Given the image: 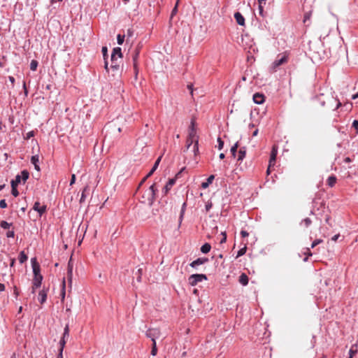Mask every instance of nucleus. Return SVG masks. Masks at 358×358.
<instances>
[{"instance_id":"obj_1","label":"nucleus","mask_w":358,"mask_h":358,"mask_svg":"<svg viewBox=\"0 0 358 358\" xmlns=\"http://www.w3.org/2000/svg\"><path fill=\"white\" fill-rule=\"evenodd\" d=\"M158 191V189L156 186V183H153L149 189L146 191L145 195L147 198V201H148L150 205H152L156 199V192Z\"/></svg>"},{"instance_id":"obj_2","label":"nucleus","mask_w":358,"mask_h":358,"mask_svg":"<svg viewBox=\"0 0 358 358\" xmlns=\"http://www.w3.org/2000/svg\"><path fill=\"white\" fill-rule=\"evenodd\" d=\"M207 276L205 274H192L188 278V282L192 286H195L198 282L206 280Z\"/></svg>"},{"instance_id":"obj_3","label":"nucleus","mask_w":358,"mask_h":358,"mask_svg":"<svg viewBox=\"0 0 358 358\" xmlns=\"http://www.w3.org/2000/svg\"><path fill=\"white\" fill-rule=\"evenodd\" d=\"M288 61V55L285 52L282 54L281 57L280 59H275L271 65V69L273 71H275L277 68H278L280 66L287 63Z\"/></svg>"},{"instance_id":"obj_4","label":"nucleus","mask_w":358,"mask_h":358,"mask_svg":"<svg viewBox=\"0 0 358 358\" xmlns=\"http://www.w3.org/2000/svg\"><path fill=\"white\" fill-rule=\"evenodd\" d=\"M190 138L196 139V143L193 146V151L196 155L197 152H199V136L196 134V129H189L188 136Z\"/></svg>"},{"instance_id":"obj_5","label":"nucleus","mask_w":358,"mask_h":358,"mask_svg":"<svg viewBox=\"0 0 358 358\" xmlns=\"http://www.w3.org/2000/svg\"><path fill=\"white\" fill-rule=\"evenodd\" d=\"M120 59L117 57H114V55L110 57V69L113 73H116L120 71Z\"/></svg>"},{"instance_id":"obj_6","label":"nucleus","mask_w":358,"mask_h":358,"mask_svg":"<svg viewBox=\"0 0 358 358\" xmlns=\"http://www.w3.org/2000/svg\"><path fill=\"white\" fill-rule=\"evenodd\" d=\"M46 206H41V203L38 201H36L33 206V210L38 212L40 216H42V215L46 212Z\"/></svg>"},{"instance_id":"obj_7","label":"nucleus","mask_w":358,"mask_h":358,"mask_svg":"<svg viewBox=\"0 0 358 358\" xmlns=\"http://www.w3.org/2000/svg\"><path fill=\"white\" fill-rule=\"evenodd\" d=\"M208 259L206 257H200L196 259V260L193 261L192 263H190V266L194 268H197L198 266L203 264L206 262H208Z\"/></svg>"},{"instance_id":"obj_8","label":"nucleus","mask_w":358,"mask_h":358,"mask_svg":"<svg viewBox=\"0 0 358 358\" xmlns=\"http://www.w3.org/2000/svg\"><path fill=\"white\" fill-rule=\"evenodd\" d=\"M278 154L277 148L273 146L272 150L271 152L270 159H269V166H273L275 164L276 156Z\"/></svg>"},{"instance_id":"obj_9","label":"nucleus","mask_w":358,"mask_h":358,"mask_svg":"<svg viewBox=\"0 0 358 358\" xmlns=\"http://www.w3.org/2000/svg\"><path fill=\"white\" fill-rule=\"evenodd\" d=\"M176 183V179L175 178H171L169 180L166 185L162 189V192L164 195L167 194L169 191L171 189L172 186Z\"/></svg>"},{"instance_id":"obj_10","label":"nucleus","mask_w":358,"mask_h":358,"mask_svg":"<svg viewBox=\"0 0 358 358\" xmlns=\"http://www.w3.org/2000/svg\"><path fill=\"white\" fill-rule=\"evenodd\" d=\"M48 291V288L45 289V287H43V289L41 290L38 293V300L41 304L46 301Z\"/></svg>"},{"instance_id":"obj_11","label":"nucleus","mask_w":358,"mask_h":358,"mask_svg":"<svg viewBox=\"0 0 358 358\" xmlns=\"http://www.w3.org/2000/svg\"><path fill=\"white\" fill-rule=\"evenodd\" d=\"M234 18L236 19L238 24H239L241 26L245 25V18L241 13H239V12L235 13Z\"/></svg>"},{"instance_id":"obj_12","label":"nucleus","mask_w":358,"mask_h":358,"mask_svg":"<svg viewBox=\"0 0 358 358\" xmlns=\"http://www.w3.org/2000/svg\"><path fill=\"white\" fill-rule=\"evenodd\" d=\"M162 156H159L157 160L155 161L152 168L151 169V170L150 171V172L146 175V178H149L150 177L153 173L156 171V169H157L160 162H161V159H162Z\"/></svg>"},{"instance_id":"obj_13","label":"nucleus","mask_w":358,"mask_h":358,"mask_svg":"<svg viewBox=\"0 0 358 358\" xmlns=\"http://www.w3.org/2000/svg\"><path fill=\"white\" fill-rule=\"evenodd\" d=\"M253 101L257 104H261L264 101V96L259 93H255L253 95Z\"/></svg>"},{"instance_id":"obj_14","label":"nucleus","mask_w":358,"mask_h":358,"mask_svg":"<svg viewBox=\"0 0 358 358\" xmlns=\"http://www.w3.org/2000/svg\"><path fill=\"white\" fill-rule=\"evenodd\" d=\"M43 278V275L34 276L32 284L34 285L35 288L41 287Z\"/></svg>"},{"instance_id":"obj_15","label":"nucleus","mask_w":358,"mask_h":358,"mask_svg":"<svg viewBox=\"0 0 358 358\" xmlns=\"http://www.w3.org/2000/svg\"><path fill=\"white\" fill-rule=\"evenodd\" d=\"M38 162H39V156L38 155H34L31 157V164H34V169L38 171H40V166L38 165Z\"/></svg>"},{"instance_id":"obj_16","label":"nucleus","mask_w":358,"mask_h":358,"mask_svg":"<svg viewBox=\"0 0 358 358\" xmlns=\"http://www.w3.org/2000/svg\"><path fill=\"white\" fill-rule=\"evenodd\" d=\"M246 155V148L245 147H241L239 148V150L238 152V161H242Z\"/></svg>"},{"instance_id":"obj_17","label":"nucleus","mask_w":358,"mask_h":358,"mask_svg":"<svg viewBox=\"0 0 358 358\" xmlns=\"http://www.w3.org/2000/svg\"><path fill=\"white\" fill-rule=\"evenodd\" d=\"M102 52H103V59H104V68L106 70V71L108 72L109 71L108 62L106 60V57H108V55H107V48L106 47H103L102 48Z\"/></svg>"},{"instance_id":"obj_18","label":"nucleus","mask_w":358,"mask_h":358,"mask_svg":"<svg viewBox=\"0 0 358 358\" xmlns=\"http://www.w3.org/2000/svg\"><path fill=\"white\" fill-rule=\"evenodd\" d=\"M215 178L214 175H210L206 180V182H202L201 187L203 189H206L210 184H211Z\"/></svg>"},{"instance_id":"obj_19","label":"nucleus","mask_w":358,"mask_h":358,"mask_svg":"<svg viewBox=\"0 0 358 358\" xmlns=\"http://www.w3.org/2000/svg\"><path fill=\"white\" fill-rule=\"evenodd\" d=\"M65 344H66V341L64 340V337H62L59 341L60 348H59V352L57 358H63L62 352H63L64 348L65 346Z\"/></svg>"},{"instance_id":"obj_20","label":"nucleus","mask_w":358,"mask_h":358,"mask_svg":"<svg viewBox=\"0 0 358 358\" xmlns=\"http://www.w3.org/2000/svg\"><path fill=\"white\" fill-rule=\"evenodd\" d=\"M336 181H337L336 177L334 175H331L327 178V182L329 187H332L335 185V184L336 183Z\"/></svg>"},{"instance_id":"obj_21","label":"nucleus","mask_w":358,"mask_h":358,"mask_svg":"<svg viewBox=\"0 0 358 358\" xmlns=\"http://www.w3.org/2000/svg\"><path fill=\"white\" fill-rule=\"evenodd\" d=\"M111 55H114V57H117L120 59H121L122 57V54L121 48H119V47L115 48L113 50V52H112Z\"/></svg>"},{"instance_id":"obj_22","label":"nucleus","mask_w":358,"mask_h":358,"mask_svg":"<svg viewBox=\"0 0 358 358\" xmlns=\"http://www.w3.org/2000/svg\"><path fill=\"white\" fill-rule=\"evenodd\" d=\"M239 282L243 285H247L248 284V277L246 274L242 273L239 276Z\"/></svg>"},{"instance_id":"obj_23","label":"nucleus","mask_w":358,"mask_h":358,"mask_svg":"<svg viewBox=\"0 0 358 358\" xmlns=\"http://www.w3.org/2000/svg\"><path fill=\"white\" fill-rule=\"evenodd\" d=\"M138 56H139V50L138 49H136L135 52L132 56L133 64H134V68L135 70H136V69H137V59L138 58Z\"/></svg>"},{"instance_id":"obj_24","label":"nucleus","mask_w":358,"mask_h":358,"mask_svg":"<svg viewBox=\"0 0 358 358\" xmlns=\"http://www.w3.org/2000/svg\"><path fill=\"white\" fill-rule=\"evenodd\" d=\"M186 206H187V203L184 202L182 203V208H181V210H180V216H179V226L181 224V222H182V221L183 220V217H184L185 212V210H186Z\"/></svg>"},{"instance_id":"obj_25","label":"nucleus","mask_w":358,"mask_h":358,"mask_svg":"<svg viewBox=\"0 0 358 358\" xmlns=\"http://www.w3.org/2000/svg\"><path fill=\"white\" fill-rule=\"evenodd\" d=\"M28 259L27 255L24 251H21L19 254L18 259L20 264H24Z\"/></svg>"},{"instance_id":"obj_26","label":"nucleus","mask_w":358,"mask_h":358,"mask_svg":"<svg viewBox=\"0 0 358 358\" xmlns=\"http://www.w3.org/2000/svg\"><path fill=\"white\" fill-rule=\"evenodd\" d=\"M211 249V246L209 243H206L203 244L201 248V252L202 253L206 254L210 252Z\"/></svg>"},{"instance_id":"obj_27","label":"nucleus","mask_w":358,"mask_h":358,"mask_svg":"<svg viewBox=\"0 0 358 358\" xmlns=\"http://www.w3.org/2000/svg\"><path fill=\"white\" fill-rule=\"evenodd\" d=\"M20 176H21V180H22L23 182L24 183L27 180V179L29 178V173L27 170H23L21 172V175Z\"/></svg>"},{"instance_id":"obj_28","label":"nucleus","mask_w":358,"mask_h":358,"mask_svg":"<svg viewBox=\"0 0 358 358\" xmlns=\"http://www.w3.org/2000/svg\"><path fill=\"white\" fill-rule=\"evenodd\" d=\"M313 103H315L316 102H318L320 105V106L323 107L325 105V101L322 99V95L321 96H315L313 100Z\"/></svg>"},{"instance_id":"obj_29","label":"nucleus","mask_w":358,"mask_h":358,"mask_svg":"<svg viewBox=\"0 0 358 358\" xmlns=\"http://www.w3.org/2000/svg\"><path fill=\"white\" fill-rule=\"evenodd\" d=\"M21 182V176L17 175L14 180L11 181V185L17 186Z\"/></svg>"},{"instance_id":"obj_30","label":"nucleus","mask_w":358,"mask_h":358,"mask_svg":"<svg viewBox=\"0 0 358 358\" xmlns=\"http://www.w3.org/2000/svg\"><path fill=\"white\" fill-rule=\"evenodd\" d=\"M246 250H247V246H246V244H245L243 248H241L238 251V253H237V255H236V258H238L239 257H241V256L244 255L245 254V252H246Z\"/></svg>"},{"instance_id":"obj_31","label":"nucleus","mask_w":358,"mask_h":358,"mask_svg":"<svg viewBox=\"0 0 358 358\" xmlns=\"http://www.w3.org/2000/svg\"><path fill=\"white\" fill-rule=\"evenodd\" d=\"M238 148V142H236L231 148V150H230V152L232 155V156L234 157H236V152H237V149Z\"/></svg>"},{"instance_id":"obj_32","label":"nucleus","mask_w":358,"mask_h":358,"mask_svg":"<svg viewBox=\"0 0 358 358\" xmlns=\"http://www.w3.org/2000/svg\"><path fill=\"white\" fill-rule=\"evenodd\" d=\"M32 269H33L34 276L42 275L40 273V271H41L40 265H38V266L35 265L34 266V268H32Z\"/></svg>"},{"instance_id":"obj_33","label":"nucleus","mask_w":358,"mask_h":358,"mask_svg":"<svg viewBox=\"0 0 358 358\" xmlns=\"http://www.w3.org/2000/svg\"><path fill=\"white\" fill-rule=\"evenodd\" d=\"M152 350H151V355L153 356H155L157 353L156 341L154 338L152 339Z\"/></svg>"},{"instance_id":"obj_34","label":"nucleus","mask_w":358,"mask_h":358,"mask_svg":"<svg viewBox=\"0 0 358 358\" xmlns=\"http://www.w3.org/2000/svg\"><path fill=\"white\" fill-rule=\"evenodd\" d=\"M311 223V220L308 217H306L301 221V224H304L305 227H308Z\"/></svg>"},{"instance_id":"obj_35","label":"nucleus","mask_w":358,"mask_h":358,"mask_svg":"<svg viewBox=\"0 0 358 358\" xmlns=\"http://www.w3.org/2000/svg\"><path fill=\"white\" fill-rule=\"evenodd\" d=\"M38 64V63L36 60H34V59L31 60V62L30 63V69L34 71H36L37 69Z\"/></svg>"},{"instance_id":"obj_36","label":"nucleus","mask_w":358,"mask_h":358,"mask_svg":"<svg viewBox=\"0 0 358 358\" xmlns=\"http://www.w3.org/2000/svg\"><path fill=\"white\" fill-rule=\"evenodd\" d=\"M12 225V223H8L6 221H4V220H2L1 222H0V227L3 229H8L10 228V227Z\"/></svg>"},{"instance_id":"obj_37","label":"nucleus","mask_w":358,"mask_h":358,"mask_svg":"<svg viewBox=\"0 0 358 358\" xmlns=\"http://www.w3.org/2000/svg\"><path fill=\"white\" fill-rule=\"evenodd\" d=\"M193 143L194 144L196 143V139L190 138L187 137L186 149L188 150L190 148V146L192 145Z\"/></svg>"},{"instance_id":"obj_38","label":"nucleus","mask_w":358,"mask_h":358,"mask_svg":"<svg viewBox=\"0 0 358 358\" xmlns=\"http://www.w3.org/2000/svg\"><path fill=\"white\" fill-rule=\"evenodd\" d=\"M124 37H125L124 35H121V34H118L117 35V43L119 45H122L124 43Z\"/></svg>"},{"instance_id":"obj_39","label":"nucleus","mask_w":358,"mask_h":358,"mask_svg":"<svg viewBox=\"0 0 358 358\" xmlns=\"http://www.w3.org/2000/svg\"><path fill=\"white\" fill-rule=\"evenodd\" d=\"M17 186L11 185V193L14 196H17L19 195V192L17 189Z\"/></svg>"},{"instance_id":"obj_40","label":"nucleus","mask_w":358,"mask_h":358,"mask_svg":"<svg viewBox=\"0 0 358 358\" xmlns=\"http://www.w3.org/2000/svg\"><path fill=\"white\" fill-rule=\"evenodd\" d=\"M136 275L137 281L140 282L141 281L142 268L138 269L137 272L136 273Z\"/></svg>"},{"instance_id":"obj_41","label":"nucleus","mask_w":358,"mask_h":358,"mask_svg":"<svg viewBox=\"0 0 358 358\" xmlns=\"http://www.w3.org/2000/svg\"><path fill=\"white\" fill-rule=\"evenodd\" d=\"M72 267H70V266L69 265V268H68V280H69L70 283H71V281H72Z\"/></svg>"},{"instance_id":"obj_42","label":"nucleus","mask_w":358,"mask_h":358,"mask_svg":"<svg viewBox=\"0 0 358 358\" xmlns=\"http://www.w3.org/2000/svg\"><path fill=\"white\" fill-rule=\"evenodd\" d=\"M323 241L322 239H316L315 240L312 244H311V246H310V248H314L315 246H317V245H319L320 243H321Z\"/></svg>"},{"instance_id":"obj_43","label":"nucleus","mask_w":358,"mask_h":358,"mask_svg":"<svg viewBox=\"0 0 358 358\" xmlns=\"http://www.w3.org/2000/svg\"><path fill=\"white\" fill-rule=\"evenodd\" d=\"M259 3V14L262 16V17H264L265 15H264V8H263V3Z\"/></svg>"},{"instance_id":"obj_44","label":"nucleus","mask_w":358,"mask_h":358,"mask_svg":"<svg viewBox=\"0 0 358 358\" xmlns=\"http://www.w3.org/2000/svg\"><path fill=\"white\" fill-rule=\"evenodd\" d=\"M217 143H218V145H217L218 149L222 150L224 146V141L222 140V138L220 137L217 138Z\"/></svg>"},{"instance_id":"obj_45","label":"nucleus","mask_w":358,"mask_h":358,"mask_svg":"<svg viewBox=\"0 0 358 358\" xmlns=\"http://www.w3.org/2000/svg\"><path fill=\"white\" fill-rule=\"evenodd\" d=\"M304 254L306 255H307V257L303 259L304 262H307L308 261V256H312L313 255L312 252H310V248H306V252H305Z\"/></svg>"},{"instance_id":"obj_46","label":"nucleus","mask_w":358,"mask_h":358,"mask_svg":"<svg viewBox=\"0 0 358 358\" xmlns=\"http://www.w3.org/2000/svg\"><path fill=\"white\" fill-rule=\"evenodd\" d=\"M61 296H62V299L64 300V299L65 297V280H63V282H62V289L61 292Z\"/></svg>"},{"instance_id":"obj_47","label":"nucleus","mask_w":358,"mask_h":358,"mask_svg":"<svg viewBox=\"0 0 358 358\" xmlns=\"http://www.w3.org/2000/svg\"><path fill=\"white\" fill-rule=\"evenodd\" d=\"M311 16V11L307 12L304 14L303 22L306 23L307 20H309Z\"/></svg>"},{"instance_id":"obj_48","label":"nucleus","mask_w":358,"mask_h":358,"mask_svg":"<svg viewBox=\"0 0 358 358\" xmlns=\"http://www.w3.org/2000/svg\"><path fill=\"white\" fill-rule=\"evenodd\" d=\"M35 133L34 131H30L28 133H27L26 136L24 137L25 139H29L31 137L34 136Z\"/></svg>"},{"instance_id":"obj_49","label":"nucleus","mask_w":358,"mask_h":358,"mask_svg":"<svg viewBox=\"0 0 358 358\" xmlns=\"http://www.w3.org/2000/svg\"><path fill=\"white\" fill-rule=\"evenodd\" d=\"M87 187H86L83 189V192H82V195H81V197H80V203H83V202H84V201H85V197H86V196H85V191L87 190Z\"/></svg>"},{"instance_id":"obj_50","label":"nucleus","mask_w":358,"mask_h":358,"mask_svg":"<svg viewBox=\"0 0 358 358\" xmlns=\"http://www.w3.org/2000/svg\"><path fill=\"white\" fill-rule=\"evenodd\" d=\"M221 234L222 235V238H221V240H220V243L221 244H222V243H225V242H226V241H227V234H226V232H225V231H224V232H222V234Z\"/></svg>"},{"instance_id":"obj_51","label":"nucleus","mask_w":358,"mask_h":358,"mask_svg":"<svg viewBox=\"0 0 358 358\" xmlns=\"http://www.w3.org/2000/svg\"><path fill=\"white\" fill-rule=\"evenodd\" d=\"M212 206H213L212 202L211 201H208L206 203V206H205L206 210L207 212L209 211L211 209Z\"/></svg>"},{"instance_id":"obj_52","label":"nucleus","mask_w":358,"mask_h":358,"mask_svg":"<svg viewBox=\"0 0 358 358\" xmlns=\"http://www.w3.org/2000/svg\"><path fill=\"white\" fill-rule=\"evenodd\" d=\"M7 207V203L6 202L5 199H1L0 201V208H6Z\"/></svg>"},{"instance_id":"obj_53","label":"nucleus","mask_w":358,"mask_h":358,"mask_svg":"<svg viewBox=\"0 0 358 358\" xmlns=\"http://www.w3.org/2000/svg\"><path fill=\"white\" fill-rule=\"evenodd\" d=\"M349 352H350V357L352 358L353 355L357 352V350L354 349V346H352Z\"/></svg>"},{"instance_id":"obj_54","label":"nucleus","mask_w":358,"mask_h":358,"mask_svg":"<svg viewBox=\"0 0 358 358\" xmlns=\"http://www.w3.org/2000/svg\"><path fill=\"white\" fill-rule=\"evenodd\" d=\"M6 236L8 238H14L15 236V232L14 231H8L7 233H6Z\"/></svg>"},{"instance_id":"obj_55","label":"nucleus","mask_w":358,"mask_h":358,"mask_svg":"<svg viewBox=\"0 0 358 358\" xmlns=\"http://www.w3.org/2000/svg\"><path fill=\"white\" fill-rule=\"evenodd\" d=\"M31 266L32 268H34V266L36 265V266H38V263L36 261V258H32L31 259Z\"/></svg>"},{"instance_id":"obj_56","label":"nucleus","mask_w":358,"mask_h":358,"mask_svg":"<svg viewBox=\"0 0 358 358\" xmlns=\"http://www.w3.org/2000/svg\"><path fill=\"white\" fill-rule=\"evenodd\" d=\"M69 326L66 325L64 328V333H63L62 336H69Z\"/></svg>"},{"instance_id":"obj_57","label":"nucleus","mask_w":358,"mask_h":358,"mask_svg":"<svg viewBox=\"0 0 358 358\" xmlns=\"http://www.w3.org/2000/svg\"><path fill=\"white\" fill-rule=\"evenodd\" d=\"M189 129H196V128H195V121L194 120H192V121H191V124H190V126L189 127Z\"/></svg>"},{"instance_id":"obj_58","label":"nucleus","mask_w":358,"mask_h":358,"mask_svg":"<svg viewBox=\"0 0 358 358\" xmlns=\"http://www.w3.org/2000/svg\"><path fill=\"white\" fill-rule=\"evenodd\" d=\"M352 127L358 130V120H355L352 122Z\"/></svg>"},{"instance_id":"obj_59","label":"nucleus","mask_w":358,"mask_h":358,"mask_svg":"<svg viewBox=\"0 0 358 358\" xmlns=\"http://www.w3.org/2000/svg\"><path fill=\"white\" fill-rule=\"evenodd\" d=\"M75 181H76V176H75V174H72L71 179L70 181V185H73L75 183Z\"/></svg>"},{"instance_id":"obj_60","label":"nucleus","mask_w":358,"mask_h":358,"mask_svg":"<svg viewBox=\"0 0 358 358\" xmlns=\"http://www.w3.org/2000/svg\"><path fill=\"white\" fill-rule=\"evenodd\" d=\"M241 235L242 237L245 238V237L248 236L249 234L246 231L242 230L241 231Z\"/></svg>"},{"instance_id":"obj_61","label":"nucleus","mask_w":358,"mask_h":358,"mask_svg":"<svg viewBox=\"0 0 358 358\" xmlns=\"http://www.w3.org/2000/svg\"><path fill=\"white\" fill-rule=\"evenodd\" d=\"M187 88H188V90L190 91V94H191L192 95H193V85H192V84H189V85H187Z\"/></svg>"},{"instance_id":"obj_62","label":"nucleus","mask_w":358,"mask_h":358,"mask_svg":"<svg viewBox=\"0 0 358 358\" xmlns=\"http://www.w3.org/2000/svg\"><path fill=\"white\" fill-rule=\"evenodd\" d=\"M14 294L17 297L19 295V290L16 286H14Z\"/></svg>"},{"instance_id":"obj_63","label":"nucleus","mask_w":358,"mask_h":358,"mask_svg":"<svg viewBox=\"0 0 358 358\" xmlns=\"http://www.w3.org/2000/svg\"><path fill=\"white\" fill-rule=\"evenodd\" d=\"M339 236H340V235H339V234H336V235L334 236L331 238V240H332L333 241H336Z\"/></svg>"},{"instance_id":"obj_64","label":"nucleus","mask_w":358,"mask_h":358,"mask_svg":"<svg viewBox=\"0 0 358 358\" xmlns=\"http://www.w3.org/2000/svg\"><path fill=\"white\" fill-rule=\"evenodd\" d=\"M8 79H9L10 82L13 85L15 83V80L14 77H13V76H9V77H8Z\"/></svg>"}]
</instances>
